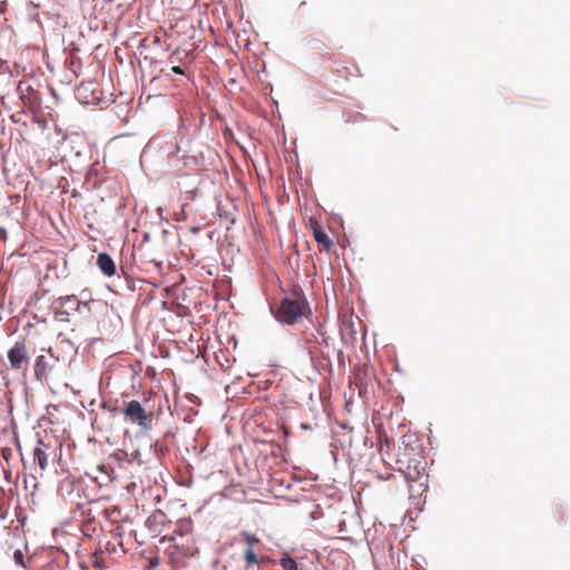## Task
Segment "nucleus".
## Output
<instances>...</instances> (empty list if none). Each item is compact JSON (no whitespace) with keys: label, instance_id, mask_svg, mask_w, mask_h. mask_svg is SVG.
Here are the masks:
<instances>
[{"label":"nucleus","instance_id":"f257e3e1","mask_svg":"<svg viewBox=\"0 0 570 570\" xmlns=\"http://www.w3.org/2000/svg\"><path fill=\"white\" fill-rule=\"evenodd\" d=\"M308 308L305 297L294 291L292 296L282 299L277 311L276 318L286 324H295Z\"/></svg>","mask_w":570,"mask_h":570},{"label":"nucleus","instance_id":"f03ea898","mask_svg":"<svg viewBox=\"0 0 570 570\" xmlns=\"http://www.w3.org/2000/svg\"><path fill=\"white\" fill-rule=\"evenodd\" d=\"M120 412L127 423L137 425L142 432L151 430L155 413L146 411L140 402L136 400L125 402Z\"/></svg>","mask_w":570,"mask_h":570},{"label":"nucleus","instance_id":"7ed1b4c3","mask_svg":"<svg viewBox=\"0 0 570 570\" xmlns=\"http://www.w3.org/2000/svg\"><path fill=\"white\" fill-rule=\"evenodd\" d=\"M8 360L12 368H21L28 362V351L24 342H17L8 352Z\"/></svg>","mask_w":570,"mask_h":570},{"label":"nucleus","instance_id":"20e7f679","mask_svg":"<svg viewBox=\"0 0 570 570\" xmlns=\"http://www.w3.org/2000/svg\"><path fill=\"white\" fill-rule=\"evenodd\" d=\"M243 558L247 570L254 566L264 567L269 561L266 556L258 553L257 549H245Z\"/></svg>","mask_w":570,"mask_h":570},{"label":"nucleus","instance_id":"39448f33","mask_svg":"<svg viewBox=\"0 0 570 570\" xmlns=\"http://www.w3.org/2000/svg\"><path fill=\"white\" fill-rule=\"evenodd\" d=\"M49 446L42 440H38L37 446L33 449V460L41 471L47 470L49 462Z\"/></svg>","mask_w":570,"mask_h":570},{"label":"nucleus","instance_id":"423d86ee","mask_svg":"<svg viewBox=\"0 0 570 570\" xmlns=\"http://www.w3.org/2000/svg\"><path fill=\"white\" fill-rule=\"evenodd\" d=\"M311 225L313 229L314 239L324 250L328 252L333 246V242L331 240L326 232L320 226L317 220H312Z\"/></svg>","mask_w":570,"mask_h":570},{"label":"nucleus","instance_id":"0eeeda50","mask_svg":"<svg viewBox=\"0 0 570 570\" xmlns=\"http://www.w3.org/2000/svg\"><path fill=\"white\" fill-rule=\"evenodd\" d=\"M404 474L407 481H419L424 475V465L420 460H410Z\"/></svg>","mask_w":570,"mask_h":570},{"label":"nucleus","instance_id":"6e6552de","mask_svg":"<svg viewBox=\"0 0 570 570\" xmlns=\"http://www.w3.org/2000/svg\"><path fill=\"white\" fill-rule=\"evenodd\" d=\"M96 264L106 276L111 277L116 274V264L107 253H100Z\"/></svg>","mask_w":570,"mask_h":570},{"label":"nucleus","instance_id":"1a4fd4ad","mask_svg":"<svg viewBox=\"0 0 570 570\" xmlns=\"http://www.w3.org/2000/svg\"><path fill=\"white\" fill-rule=\"evenodd\" d=\"M52 367L49 360L45 355H39L35 362V375L38 380H47L48 372Z\"/></svg>","mask_w":570,"mask_h":570},{"label":"nucleus","instance_id":"9d476101","mask_svg":"<svg viewBox=\"0 0 570 570\" xmlns=\"http://www.w3.org/2000/svg\"><path fill=\"white\" fill-rule=\"evenodd\" d=\"M166 519V514L163 511H155L146 520V527L151 531H159L158 525L163 524Z\"/></svg>","mask_w":570,"mask_h":570},{"label":"nucleus","instance_id":"9b49d317","mask_svg":"<svg viewBox=\"0 0 570 570\" xmlns=\"http://www.w3.org/2000/svg\"><path fill=\"white\" fill-rule=\"evenodd\" d=\"M242 537L246 544V549H258V547L262 546L261 540L248 531H243Z\"/></svg>","mask_w":570,"mask_h":570},{"label":"nucleus","instance_id":"f8f14e48","mask_svg":"<svg viewBox=\"0 0 570 570\" xmlns=\"http://www.w3.org/2000/svg\"><path fill=\"white\" fill-rule=\"evenodd\" d=\"M57 304L61 308L70 305V308L77 309L78 305H79V302L77 301V297L75 295H67V296L59 297L57 299Z\"/></svg>","mask_w":570,"mask_h":570},{"label":"nucleus","instance_id":"ddd939ff","mask_svg":"<svg viewBox=\"0 0 570 570\" xmlns=\"http://www.w3.org/2000/svg\"><path fill=\"white\" fill-rule=\"evenodd\" d=\"M18 92L20 94L21 98L24 99L26 95H36V90L32 89V87L27 81H19L17 87Z\"/></svg>","mask_w":570,"mask_h":570},{"label":"nucleus","instance_id":"4468645a","mask_svg":"<svg viewBox=\"0 0 570 570\" xmlns=\"http://www.w3.org/2000/svg\"><path fill=\"white\" fill-rule=\"evenodd\" d=\"M279 563L284 570H297L296 561L287 554L279 560Z\"/></svg>","mask_w":570,"mask_h":570},{"label":"nucleus","instance_id":"2eb2a0df","mask_svg":"<svg viewBox=\"0 0 570 570\" xmlns=\"http://www.w3.org/2000/svg\"><path fill=\"white\" fill-rule=\"evenodd\" d=\"M13 559L16 561L17 564L21 566V567H26L24 566V556L22 553L21 550H16L14 553H13Z\"/></svg>","mask_w":570,"mask_h":570},{"label":"nucleus","instance_id":"dca6fc26","mask_svg":"<svg viewBox=\"0 0 570 570\" xmlns=\"http://www.w3.org/2000/svg\"><path fill=\"white\" fill-rule=\"evenodd\" d=\"M173 72L177 73V75H184V70L181 69V67L179 66H174L171 68Z\"/></svg>","mask_w":570,"mask_h":570},{"label":"nucleus","instance_id":"f3484780","mask_svg":"<svg viewBox=\"0 0 570 570\" xmlns=\"http://www.w3.org/2000/svg\"><path fill=\"white\" fill-rule=\"evenodd\" d=\"M97 470L105 472V465H97Z\"/></svg>","mask_w":570,"mask_h":570}]
</instances>
